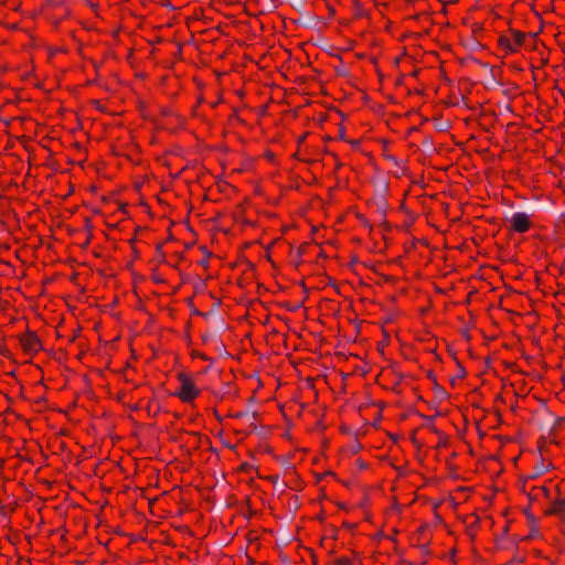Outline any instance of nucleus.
Here are the masks:
<instances>
[{
    "instance_id": "obj_1",
    "label": "nucleus",
    "mask_w": 565,
    "mask_h": 565,
    "mask_svg": "<svg viewBox=\"0 0 565 565\" xmlns=\"http://www.w3.org/2000/svg\"><path fill=\"white\" fill-rule=\"evenodd\" d=\"M179 383H180V391L177 393V395L183 402H191L199 395L200 391L195 387L192 379L189 377L186 374H184V373L179 374Z\"/></svg>"
},
{
    "instance_id": "obj_2",
    "label": "nucleus",
    "mask_w": 565,
    "mask_h": 565,
    "mask_svg": "<svg viewBox=\"0 0 565 565\" xmlns=\"http://www.w3.org/2000/svg\"><path fill=\"white\" fill-rule=\"evenodd\" d=\"M20 343L24 352L29 354H34L42 348L41 341L35 335V333L31 331L20 337Z\"/></svg>"
},
{
    "instance_id": "obj_3",
    "label": "nucleus",
    "mask_w": 565,
    "mask_h": 565,
    "mask_svg": "<svg viewBox=\"0 0 565 565\" xmlns=\"http://www.w3.org/2000/svg\"><path fill=\"white\" fill-rule=\"evenodd\" d=\"M509 222L511 223L512 230L519 233H523L530 227L529 215L524 212L513 213Z\"/></svg>"
},
{
    "instance_id": "obj_4",
    "label": "nucleus",
    "mask_w": 565,
    "mask_h": 565,
    "mask_svg": "<svg viewBox=\"0 0 565 565\" xmlns=\"http://www.w3.org/2000/svg\"><path fill=\"white\" fill-rule=\"evenodd\" d=\"M564 512H565V499L556 500L550 510V513H555V514H562Z\"/></svg>"
},
{
    "instance_id": "obj_5",
    "label": "nucleus",
    "mask_w": 565,
    "mask_h": 565,
    "mask_svg": "<svg viewBox=\"0 0 565 565\" xmlns=\"http://www.w3.org/2000/svg\"><path fill=\"white\" fill-rule=\"evenodd\" d=\"M512 35H513L514 45L516 47L523 43L524 38H525L524 33H522L520 31H513Z\"/></svg>"
},
{
    "instance_id": "obj_6",
    "label": "nucleus",
    "mask_w": 565,
    "mask_h": 565,
    "mask_svg": "<svg viewBox=\"0 0 565 565\" xmlns=\"http://www.w3.org/2000/svg\"><path fill=\"white\" fill-rule=\"evenodd\" d=\"M546 470H547V468L544 466V463H540L535 467L534 472L531 476V478H537V477L542 476Z\"/></svg>"
},
{
    "instance_id": "obj_7",
    "label": "nucleus",
    "mask_w": 565,
    "mask_h": 565,
    "mask_svg": "<svg viewBox=\"0 0 565 565\" xmlns=\"http://www.w3.org/2000/svg\"><path fill=\"white\" fill-rule=\"evenodd\" d=\"M500 43L511 52H514L516 50V46L512 44L510 39L501 38Z\"/></svg>"
},
{
    "instance_id": "obj_8",
    "label": "nucleus",
    "mask_w": 565,
    "mask_h": 565,
    "mask_svg": "<svg viewBox=\"0 0 565 565\" xmlns=\"http://www.w3.org/2000/svg\"><path fill=\"white\" fill-rule=\"evenodd\" d=\"M435 390H436L437 394H439L441 397L447 396V393L438 384H435Z\"/></svg>"
},
{
    "instance_id": "obj_9",
    "label": "nucleus",
    "mask_w": 565,
    "mask_h": 565,
    "mask_svg": "<svg viewBox=\"0 0 565 565\" xmlns=\"http://www.w3.org/2000/svg\"><path fill=\"white\" fill-rule=\"evenodd\" d=\"M334 565H351L349 559L340 558L334 562Z\"/></svg>"
},
{
    "instance_id": "obj_10",
    "label": "nucleus",
    "mask_w": 565,
    "mask_h": 565,
    "mask_svg": "<svg viewBox=\"0 0 565 565\" xmlns=\"http://www.w3.org/2000/svg\"><path fill=\"white\" fill-rule=\"evenodd\" d=\"M385 206H386V202H385L384 198H381L379 201V209H381L383 211V213L385 212Z\"/></svg>"
},
{
    "instance_id": "obj_11",
    "label": "nucleus",
    "mask_w": 565,
    "mask_h": 565,
    "mask_svg": "<svg viewBox=\"0 0 565 565\" xmlns=\"http://www.w3.org/2000/svg\"><path fill=\"white\" fill-rule=\"evenodd\" d=\"M466 375V371L461 365H458V377H463Z\"/></svg>"
},
{
    "instance_id": "obj_12",
    "label": "nucleus",
    "mask_w": 565,
    "mask_h": 565,
    "mask_svg": "<svg viewBox=\"0 0 565 565\" xmlns=\"http://www.w3.org/2000/svg\"><path fill=\"white\" fill-rule=\"evenodd\" d=\"M244 416H248V413H247V412H241V413H237V414L235 415V417H237V418H242V417H244Z\"/></svg>"
},
{
    "instance_id": "obj_13",
    "label": "nucleus",
    "mask_w": 565,
    "mask_h": 565,
    "mask_svg": "<svg viewBox=\"0 0 565 565\" xmlns=\"http://www.w3.org/2000/svg\"><path fill=\"white\" fill-rule=\"evenodd\" d=\"M358 463H359V466H360L361 468H364V467H365V463H364V462H362V461H360V460L358 461Z\"/></svg>"
},
{
    "instance_id": "obj_14",
    "label": "nucleus",
    "mask_w": 565,
    "mask_h": 565,
    "mask_svg": "<svg viewBox=\"0 0 565 565\" xmlns=\"http://www.w3.org/2000/svg\"><path fill=\"white\" fill-rule=\"evenodd\" d=\"M277 480H278L277 476L273 478V482H277Z\"/></svg>"
}]
</instances>
